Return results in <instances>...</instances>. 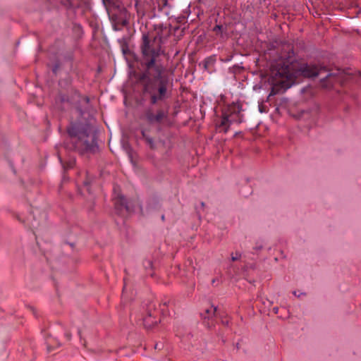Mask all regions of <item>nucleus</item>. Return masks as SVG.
Returning a JSON list of instances; mask_svg holds the SVG:
<instances>
[{
  "instance_id": "3",
  "label": "nucleus",
  "mask_w": 361,
  "mask_h": 361,
  "mask_svg": "<svg viewBox=\"0 0 361 361\" xmlns=\"http://www.w3.org/2000/svg\"><path fill=\"white\" fill-rule=\"evenodd\" d=\"M141 49L145 59L147 60V68L150 69L154 65L156 57L160 54L159 42L156 38L150 39L147 35H144Z\"/></svg>"
},
{
  "instance_id": "2",
  "label": "nucleus",
  "mask_w": 361,
  "mask_h": 361,
  "mask_svg": "<svg viewBox=\"0 0 361 361\" xmlns=\"http://www.w3.org/2000/svg\"><path fill=\"white\" fill-rule=\"evenodd\" d=\"M162 70L161 67H156L155 81L147 85L145 87L146 92L150 96L152 104H156L168 96L169 80L168 77L162 75Z\"/></svg>"
},
{
  "instance_id": "8",
  "label": "nucleus",
  "mask_w": 361,
  "mask_h": 361,
  "mask_svg": "<svg viewBox=\"0 0 361 361\" xmlns=\"http://www.w3.org/2000/svg\"><path fill=\"white\" fill-rule=\"evenodd\" d=\"M216 308L214 306H211L209 308L206 310L207 315L204 316L205 318H210L213 315H214L216 312Z\"/></svg>"
},
{
  "instance_id": "17",
  "label": "nucleus",
  "mask_w": 361,
  "mask_h": 361,
  "mask_svg": "<svg viewBox=\"0 0 361 361\" xmlns=\"http://www.w3.org/2000/svg\"><path fill=\"white\" fill-rule=\"evenodd\" d=\"M27 309H29V310H32V307H30V306H28V307H27Z\"/></svg>"
},
{
  "instance_id": "16",
  "label": "nucleus",
  "mask_w": 361,
  "mask_h": 361,
  "mask_svg": "<svg viewBox=\"0 0 361 361\" xmlns=\"http://www.w3.org/2000/svg\"><path fill=\"white\" fill-rule=\"evenodd\" d=\"M293 294L295 295V296H298L297 295V293L295 291L293 292Z\"/></svg>"
},
{
  "instance_id": "11",
  "label": "nucleus",
  "mask_w": 361,
  "mask_h": 361,
  "mask_svg": "<svg viewBox=\"0 0 361 361\" xmlns=\"http://www.w3.org/2000/svg\"><path fill=\"white\" fill-rule=\"evenodd\" d=\"M240 257V255L239 253L236 252V253L235 254V255H231V260H232V261H236V260H238Z\"/></svg>"
},
{
  "instance_id": "10",
  "label": "nucleus",
  "mask_w": 361,
  "mask_h": 361,
  "mask_svg": "<svg viewBox=\"0 0 361 361\" xmlns=\"http://www.w3.org/2000/svg\"><path fill=\"white\" fill-rule=\"evenodd\" d=\"M154 118H155V116H154V115H153V114H151V113H148V114H147V120H148L149 121H150V122H154V121H155Z\"/></svg>"
},
{
  "instance_id": "4",
  "label": "nucleus",
  "mask_w": 361,
  "mask_h": 361,
  "mask_svg": "<svg viewBox=\"0 0 361 361\" xmlns=\"http://www.w3.org/2000/svg\"><path fill=\"white\" fill-rule=\"evenodd\" d=\"M243 121L238 106H233L229 108L228 112L225 113L221 118L219 128L226 133L229 126L232 123H240Z\"/></svg>"
},
{
  "instance_id": "6",
  "label": "nucleus",
  "mask_w": 361,
  "mask_h": 361,
  "mask_svg": "<svg viewBox=\"0 0 361 361\" xmlns=\"http://www.w3.org/2000/svg\"><path fill=\"white\" fill-rule=\"evenodd\" d=\"M115 204L116 205L120 204L121 207H124L126 209H127L126 199L121 195H117L115 196Z\"/></svg>"
},
{
  "instance_id": "5",
  "label": "nucleus",
  "mask_w": 361,
  "mask_h": 361,
  "mask_svg": "<svg viewBox=\"0 0 361 361\" xmlns=\"http://www.w3.org/2000/svg\"><path fill=\"white\" fill-rule=\"evenodd\" d=\"M75 148L81 151L94 152L97 149V144L94 135H88L85 133H80Z\"/></svg>"
},
{
  "instance_id": "13",
  "label": "nucleus",
  "mask_w": 361,
  "mask_h": 361,
  "mask_svg": "<svg viewBox=\"0 0 361 361\" xmlns=\"http://www.w3.org/2000/svg\"><path fill=\"white\" fill-rule=\"evenodd\" d=\"M147 141L149 142V144L151 145V147H152V140L151 138H146Z\"/></svg>"
},
{
  "instance_id": "7",
  "label": "nucleus",
  "mask_w": 361,
  "mask_h": 361,
  "mask_svg": "<svg viewBox=\"0 0 361 361\" xmlns=\"http://www.w3.org/2000/svg\"><path fill=\"white\" fill-rule=\"evenodd\" d=\"M155 324H157V321H152L151 319V316L144 319V325L146 328H152Z\"/></svg>"
},
{
  "instance_id": "9",
  "label": "nucleus",
  "mask_w": 361,
  "mask_h": 361,
  "mask_svg": "<svg viewBox=\"0 0 361 361\" xmlns=\"http://www.w3.org/2000/svg\"><path fill=\"white\" fill-rule=\"evenodd\" d=\"M164 116V113L162 111L158 112L157 114L155 116V118H154L155 121H161L163 118Z\"/></svg>"
},
{
  "instance_id": "12",
  "label": "nucleus",
  "mask_w": 361,
  "mask_h": 361,
  "mask_svg": "<svg viewBox=\"0 0 361 361\" xmlns=\"http://www.w3.org/2000/svg\"><path fill=\"white\" fill-rule=\"evenodd\" d=\"M10 166H11V169H12V171H13V173H16V169H15V168H14V166H13V164H12V163H10Z\"/></svg>"
},
{
  "instance_id": "1",
  "label": "nucleus",
  "mask_w": 361,
  "mask_h": 361,
  "mask_svg": "<svg viewBox=\"0 0 361 361\" xmlns=\"http://www.w3.org/2000/svg\"><path fill=\"white\" fill-rule=\"evenodd\" d=\"M349 73L345 71L337 70L336 72L329 73L324 68L315 66L302 64L300 67L295 65L281 66L274 69L271 73L272 87L269 97L278 94L281 90H287L298 82L300 76L312 78L323 76L322 79L331 80L336 82H343L347 80Z\"/></svg>"
},
{
  "instance_id": "15",
  "label": "nucleus",
  "mask_w": 361,
  "mask_h": 361,
  "mask_svg": "<svg viewBox=\"0 0 361 361\" xmlns=\"http://www.w3.org/2000/svg\"><path fill=\"white\" fill-rule=\"evenodd\" d=\"M274 312L275 313H277V312H278V307H274Z\"/></svg>"
},
{
  "instance_id": "14",
  "label": "nucleus",
  "mask_w": 361,
  "mask_h": 361,
  "mask_svg": "<svg viewBox=\"0 0 361 361\" xmlns=\"http://www.w3.org/2000/svg\"><path fill=\"white\" fill-rule=\"evenodd\" d=\"M221 29V27L219 26V25H216L215 27H214V30H220Z\"/></svg>"
}]
</instances>
